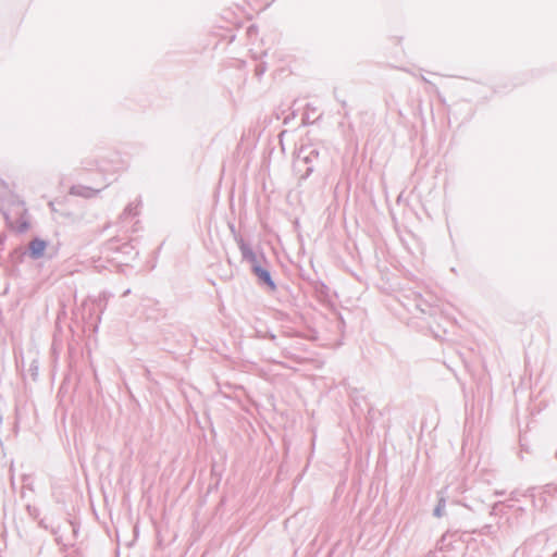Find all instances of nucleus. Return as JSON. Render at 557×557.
I'll list each match as a JSON object with an SVG mask.
<instances>
[{
  "label": "nucleus",
  "mask_w": 557,
  "mask_h": 557,
  "mask_svg": "<svg viewBox=\"0 0 557 557\" xmlns=\"http://www.w3.org/2000/svg\"><path fill=\"white\" fill-rule=\"evenodd\" d=\"M321 161V149L318 144H301L293 162V169L299 180H307Z\"/></svg>",
  "instance_id": "obj_1"
},
{
  "label": "nucleus",
  "mask_w": 557,
  "mask_h": 557,
  "mask_svg": "<svg viewBox=\"0 0 557 557\" xmlns=\"http://www.w3.org/2000/svg\"><path fill=\"white\" fill-rule=\"evenodd\" d=\"M235 242L240 250L242 259L250 264L251 272H253V268L256 265H263L262 263H267L263 253H257L253 251L251 246L246 243L240 235L235 236Z\"/></svg>",
  "instance_id": "obj_2"
},
{
  "label": "nucleus",
  "mask_w": 557,
  "mask_h": 557,
  "mask_svg": "<svg viewBox=\"0 0 557 557\" xmlns=\"http://www.w3.org/2000/svg\"><path fill=\"white\" fill-rule=\"evenodd\" d=\"M252 273L258 278V283L260 285L267 286L269 288V290H271V292L276 290L277 286H276L274 280L272 278L271 272L268 268H265L263 265H256L253 268Z\"/></svg>",
  "instance_id": "obj_3"
},
{
  "label": "nucleus",
  "mask_w": 557,
  "mask_h": 557,
  "mask_svg": "<svg viewBox=\"0 0 557 557\" xmlns=\"http://www.w3.org/2000/svg\"><path fill=\"white\" fill-rule=\"evenodd\" d=\"M47 242L41 238H34L28 244V255L33 260H38L44 256L47 248Z\"/></svg>",
  "instance_id": "obj_4"
},
{
  "label": "nucleus",
  "mask_w": 557,
  "mask_h": 557,
  "mask_svg": "<svg viewBox=\"0 0 557 557\" xmlns=\"http://www.w3.org/2000/svg\"><path fill=\"white\" fill-rule=\"evenodd\" d=\"M100 189H94L91 187H87L84 185H74L70 189V194L74 196H79L84 198H91L95 197Z\"/></svg>",
  "instance_id": "obj_5"
},
{
  "label": "nucleus",
  "mask_w": 557,
  "mask_h": 557,
  "mask_svg": "<svg viewBox=\"0 0 557 557\" xmlns=\"http://www.w3.org/2000/svg\"><path fill=\"white\" fill-rule=\"evenodd\" d=\"M320 116V114H317V109L313 106L307 104L301 121L304 125H308L314 123Z\"/></svg>",
  "instance_id": "obj_6"
},
{
  "label": "nucleus",
  "mask_w": 557,
  "mask_h": 557,
  "mask_svg": "<svg viewBox=\"0 0 557 557\" xmlns=\"http://www.w3.org/2000/svg\"><path fill=\"white\" fill-rule=\"evenodd\" d=\"M413 307L417 311H420L421 313L432 314V306L426 300H424L421 297V295L414 294Z\"/></svg>",
  "instance_id": "obj_7"
},
{
  "label": "nucleus",
  "mask_w": 557,
  "mask_h": 557,
  "mask_svg": "<svg viewBox=\"0 0 557 557\" xmlns=\"http://www.w3.org/2000/svg\"><path fill=\"white\" fill-rule=\"evenodd\" d=\"M140 205V200L135 203H128L126 208L123 210V212L120 214L121 221H126L129 218L138 215V206Z\"/></svg>",
  "instance_id": "obj_8"
},
{
  "label": "nucleus",
  "mask_w": 557,
  "mask_h": 557,
  "mask_svg": "<svg viewBox=\"0 0 557 557\" xmlns=\"http://www.w3.org/2000/svg\"><path fill=\"white\" fill-rule=\"evenodd\" d=\"M107 249L110 250V251H117V250H121L122 252L124 253H129L131 250H133V247L131 244L128 243H125L123 244L121 247H119L116 245V242L115 240H110L108 244H107Z\"/></svg>",
  "instance_id": "obj_9"
},
{
  "label": "nucleus",
  "mask_w": 557,
  "mask_h": 557,
  "mask_svg": "<svg viewBox=\"0 0 557 557\" xmlns=\"http://www.w3.org/2000/svg\"><path fill=\"white\" fill-rule=\"evenodd\" d=\"M444 509H445V499L441 498L433 510V515L437 518H441L444 515Z\"/></svg>",
  "instance_id": "obj_10"
},
{
  "label": "nucleus",
  "mask_w": 557,
  "mask_h": 557,
  "mask_svg": "<svg viewBox=\"0 0 557 557\" xmlns=\"http://www.w3.org/2000/svg\"><path fill=\"white\" fill-rule=\"evenodd\" d=\"M267 71V66L263 63H260L255 69V74L257 77H261Z\"/></svg>",
  "instance_id": "obj_11"
},
{
  "label": "nucleus",
  "mask_w": 557,
  "mask_h": 557,
  "mask_svg": "<svg viewBox=\"0 0 557 557\" xmlns=\"http://www.w3.org/2000/svg\"><path fill=\"white\" fill-rule=\"evenodd\" d=\"M258 336L261 338H269L270 341H272L274 343L276 341V335L271 332H267L265 334H262V335L258 332Z\"/></svg>",
  "instance_id": "obj_12"
},
{
  "label": "nucleus",
  "mask_w": 557,
  "mask_h": 557,
  "mask_svg": "<svg viewBox=\"0 0 557 557\" xmlns=\"http://www.w3.org/2000/svg\"><path fill=\"white\" fill-rule=\"evenodd\" d=\"M29 371L32 372V376H33V379L35 380V379H36V376H37V372H38V366H37V362H36V361H34V362L30 364Z\"/></svg>",
  "instance_id": "obj_13"
},
{
  "label": "nucleus",
  "mask_w": 557,
  "mask_h": 557,
  "mask_svg": "<svg viewBox=\"0 0 557 557\" xmlns=\"http://www.w3.org/2000/svg\"><path fill=\"white\" fill-rule=\"evenodd\" d=\"M29 227V223L27 221H23L21 225L18 226V232L23 233L26 232Z\"/></svg>",
  "instance_id": "obj_14"
},
{
  "label": "nucleus",
  "mask_w": 557,
  "mask_h": 557,
  "mask_svg": "<svg viewBox=\"0 0 557 557\" xmlns=\"http://www.w3.org/2000/svg\"><path fill=\"white\" fill-rule=\"evenodd\" d=\"M531 546L532 544L531 543H527L522 548H521V553L524 554L528 549H531Z\"/></svg>",
  "instance_id": "obj_15"
},
{
  "label": "nucleus",
  "mask_w": 557,
  "mask_h": 557,
  "mask_svg": "<svg viewBox=\"0 0 557 557\" xmlns=\"http://www.w3.org/2000/svg\"><path fill=\"white\" fill-rule=\"evenodd\" d=\"M419 77H420V79H421L422 82H424V83H426V84H430V85H433V84H432V83H431V82H430L425 76L420 75Z\"/></svg>",
  "instance_id": "obj_16"
},
{
  "label": "nucleus",
  "mask_w": 557,
  "mask_h": 557,
  "mask_svg": "<svg viewBox=\"0 0 557 557\" xmlns=\"http://www.w3.org/2000/svg\"><path fill=\"white\" fill-rule=\"evenodd\" d=\"M230 230H231V232H232V234H233V236H234V237H235L236 235H238V234H237V232H236V230H235V226H234L233 224H231V225H230Z\"/></svg>",
  "instance_id": "obj_17"
},
{
  "label": "nucleus",
  "mask_w": 557,
  "mask_h": 557,
  "mask_svg": "<svg viewBox=\"0 0 557 557\" xmlns=\"http://www.w3.org/2000/svg\"><path fill=\"white\" fill-rule=\"evenodd\" d=\"M129 293H131V289H126V290L123 293V296H127Z\"/></svg>",
  "instance_id": "obj_18"
},
{
  "label": "nucleus",
  "mask_w": 557,
  "mask_h": 557,
  "mask_svg": "<svg viewBox=\"0 0 557 557\" xmlns=\"http://www.w3.org/2000/svg\"><path fill=\"white\" fill-rule=\"evenodd\" d=\"M252 30H253V26H250V27L248 28V33H251Z\"/></svg>",
  "instance_id": "obj_19"
},
{
  "label": "nucleus",
  "mask_w": 557,
  "mask_h": 557,
  "mask_svg": "<svg viewBox=\"0 0 557 557\" xmlns=\"http://www.w3.org/2000/svg\"><path fill=\"white\" fill-rule=\"evenodd\" d=\"M496 495H504V492L496 491Z\"/></svg>",
  "instance_id": "obj_20"
},
{
  "label": "nucleus",
  "mask_w": 557,
  "mask_h": 557,
  "mask_svg": "<svg viewBox=\"0 0 557 557\" xmlns=\"http://www.w3.org/2000/svg\"><path fill=\"white\" fill-rule=\"evenodd\" d=\"M3 215H4L5 220L9 219V215L5 212H3Z\"/></svg>",
  "instance_id": "obj_21"
},
{
  "label": "nucleus",
  "mask_w": 557,
  "mask_h": 557,
  "mask_svg": "<svg viewBox=\"0 0 557 557\" xmlns=\"http://www.w3.org/2000/svg\"><path fill=\"white\" fill-rule=\"evenodd\" d=\"M283 355L284 357H287V352L285 351V349L283 350Z\"/></svg>",
  "instance_id": "obj_22"
},
{
  "label": "nucleus",
  "mask_w": 557,
  "mask_h": 557,
  "mask_svg": "<svg viewBox=\"0 0 557 557\" xmlns=\"http://www.w3.org/2000/svg\"><path fill=\"white\" fill-rule=\"evenodd\" d=\"M556 458H557V451H556Z\"/></svg>",
  "instance_id": "obj_23"
}]
</instances>
